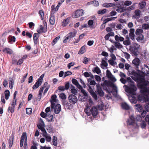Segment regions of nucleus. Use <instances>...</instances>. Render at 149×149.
I'll return each mask as SVG.
<instances>
[{"instance_id": "8", "label": "nucleus", "mask_w": 149, "mask_h": 149, "mask_svg": "<svg viewBox=\"0 0 149 149\" xmlns=\"http://www.w3.org/2000/svg\"><path fill=\"white\" fill-rule=\"evenodd\" d=\"M40 123L38 125V127L39 129L41 130L42 133L46 131L45 128V124L41 118H40Z\"/></svg>"}, {"instance_id": "12", "label": "nucleus", "mask_w": 149, "mask_h": 149, "mask_svg": "<svg viewBox=\"0 0 149 149\" xmlns=\"http://www.w3.org/2000/svg\"><path fill=\"white\" fill-rule=\"evenodd\" d=\"M47 26H43L41 25H40L39 28L37 30V32L39 33H45L47 31Z\"/></svg>"}, {"instance_id": "34", "label": "nucleus", "mask_w": 149, "mask_h": 149, "mask_svg": "<svg viewBox=\"0 0 149 149\" xmlns=\"http://www.w3.org/2000/svg\"><path fill=\"white\" fill-rule=\"evenodd\" d=\"M5 97L6 100L9 99L10 96V92L8 90H6L4 92Z\"/></svg>"}, {"instance_id": "40", "label": "nucleus", "mask_w": 149, "mask_h": 149, "mask_svg": "<svg viewBox=\"0 0 149 149\" xmlns=\"http://www.w3.org/2000/svg\"><path fill=\"white\" fill-rule=\"evenodd\" d=\"M76 86L79 89L81 90V92L83 93H85V94H86V91L83 88L82 86L79 83Z\"/></svg>"}, {"instance_id": "52", "label": "nucleus", "mask_w": 149, "mask_h": 149, "mask_svg": "<svg viewBox=\"0 0 149 149\" xmlns=\"http://www.w3.org/2000/svg\"><path fill=\"white\" fill-rule=\"evenodd\" d=\"M93 71L96 72L97 74H99L101 73V71L100 68L98 67H95L93 70Z\"/></svg>"}, {"instance_id": "33", "label": "nucleus", "mask_w": 149, "mask_h": 149, "mask_svg": "<svg viewBox=\"0 0 149 149\" xmlns=\"http://www.w3.org/2000/svg\"><path fill=\"white\" fill-rule=\"evenodd\" d=\"M52 143L53 145L56 146L57 144V138L56 136H54L52 138Z\"/></svg>"}, {"instance_id": "59", "label": "nucleus", "mask_w": 149, "mask_h": 149, "mask_svg": "<svg viewBox=\"0 0 149 149\" xmlns=\"http://www.w3.org/2000/svg\"><path fill=\"white\" fill-rule=\"evenodd\" d=\"M114 60L113 59H110L108 61V62L110 65L114 66L116 64V63Z\"/></svg>"}, {"instance_id": "16", "label": "nucleus", "mask_w": 149, "mask_h": 149, "mask_svg": "<svg viewBox=\"0 0 149 149\" xmlns=\"http://www.w3.org/2000/svg\"><path fill=\"white\" fill-rule=\"evenodd\" d=\"M135 30L134 29H131L130 30V33H129V36L130 38L132 40H134L135 34L134 32Z\"/></svg>"}, {"instance_id": "4", "label": "nucleus", "mask_w": 149, "mask_h": 149, "mask_svg": "<svg viewBox=\"0 0 149 149\" xmlns=\"http://www.w3.org/2000/svg\"><path fill=\"white\" fill-rule=\"evenodd\" d=\"M125 86L127 87V88L125 89L126 91L134 95H136V87L134 85H132L129 87H127L126 86Z\"/></svg>"}, {"instance_id": "38", "label": "nucleus", "mask_w": 149, "mask_h": 149, "mask_svg": "<svg viewBox=\"0 0 149 149\" xmlns=\"http://www.w3.org/2000/svg\"><path fill=\"white\" fill-rule=\"evenodd\" d=\"M43 86L44 87L46 88L44 92V94H45L48 91L49 86V85H48V84L47 82H45Z\"/></svg>"}, {"instance_id": "39", "label": "nucleus", "mask_w": 149, "mask_h": 149, "mask_svg": "<svg viewBox=\"0 0 149 149\" xmlns=\"http://www.w3.org/2000/svg\"><path fill=\"white\" fill-rule=\"evenodd\" d=\"M59 7V6H58V5L56 7H55V5H52L51 7L52 12H54L57 11L58 10Z\"/></svg>"}, {"instance_id": "58", "label": "nucleus", "mask_w": 149, "mask_h": 149, "mask_svg": "<svg viewBox=\"0 0 149 149\" xmlns=\"http://www.w3.org/2000/svg\"><path fill=\"white\" fill-rule=\"evenodd\" d=\"M15 107L13 106H11V105L10 106L8 107V111H10L11 113H13L14 111Z\"/></svg>"}, {"instance_id": "36", "label": "nucleus", "mask_w": 149, "mask_h": 149, "mask_svg": "<svg viewBox=\"0 0 149 149\" xmlns=\"http://www.w3.org/2000/svg\"><path fill=\"white\" fill-rule=\"evenodd\" d=\"M146 4V2L144 1H143L139 3V6L140 9H142L144 8Z\"/></svg>"}, {"instance_id": "57", "label": "nucleus", "mask_w": 149, "mask_h": 149, "mask_svg": "<svg viewBox=\"0 0 149 149\" xmlns=\"http://www.w3.org/2000/svg\"><path fill=\"white\" fill-rule=\"evenodd\" d=\"M142 27L144 29H149V24H143L142 26Z\"/></svg>"}, {"instance_id": "48", "label": "nucleus", "mask_w": 149, "mask_h": 149, "mask_svg": "<svg viewBox=\"0 0 149 149\" xmlns=\"http://www.w3.org/2000/svg\"><path fill=\"white\" fill-rule=\"evenodd\" d=\"M60 38V36H58L55 38L53 40L52 44L53 46H54L59 40Z\"/></svg>"}, {"instance_id": "47", "label": "nucleus", "mask_w": 149, "mask_h": 149, "mask_svg": "<svg viewBox=\"0 0 149 149\" xmlns=\"http://www.w3.org/2000/svg\"><path fill=\"white\" fill-rule=\"evenodd\" d=\"M85 49V47L84 46H83L81 47L79 51L78 54H83L84 52Z\"/></svg>"}, {"instance_id": "28", "label": "nucleus", "mask_w": 149, "mask_h": 149, "mask_svg": "<svg viewBox=\"0 0 149 149\" xmlns=\"http://www.w3.org/2000/svg\"><path fill=\"white\" fill-rule=\"evenodd\" d=\"M69 19L68 18L65 19L62 22V26L64 27L68 24Z\"/></svg>"}, {"instance_id": "3", "label": "nucleus", "mask_w": 149, "mask_h": 149, "mask_svg": "<svg viewBox=\"0 0 149 149\" xmlns=\"http://www.w3.org/2000/svg\"><path fill=\"white\" fill-rule=\"evenodd\" d=\"M127 124L128 125L131 126L134 128H136L138 127V125L135 122V118L133 115L130 116L128 119Z\"/></svg>"}, {"instance_id": "25", "label": "nucleus", "mask_w": 149, "mask_h": 149, "mask_svg": "<svg viewBox=\"0 0 149 149\" xmlns=\"http://www.w3.org/2000/svg\"><path fill=\"white\" fill-rule=\"evenodd\" d=\"M97 107L99 110H103L104 105L103 102L102 101L99 102L97 105Z\"/></svg>"}, {"instance_id": "21", "label": "nucleus", "mask_w": 149, "mask_h": 149, "mask_svg": "<svg viewBox=\"0 0 149 149\" xmlns=\"http://www.w3.org/2000/svg\"><path fill=\"white\" fill-rule=\"evenodd\" d=\"M17 92L15 91L14 94V97L13 100L12 102L11 103L10 105L11 106H13L15 107L16 105V96L17 94Z\"/></svg>"}, {"instance_id": "46", "label": "nucleus", "mask_w": 149, "mask_h": 149, "mask_svg": "<svg viewBox=\"0 0 149 149\" xmlns=\"http://www.w3.org/2000/svg\"><path fill=\"white\" fill-rule=\"evenodd\" d=\"M142 53V55L145 58L148 59L149 58V54L146 51H143Z\"/></svg>"}, {"instance_id": "13", "label": "nucleus", "mask_w": 149, "mask_h": 149, "mask_svg": "<svg viewBox=\"0 0 149 149\" xmlns=\"http://www.w3.org/2000/svg\"><path fill=\"white\" fill-rule=\"evenodd\" d=\"M149 85V82L147 81H143L141 87V88H144V89L141 90L142 92H146L147 90V88L145 86Z\"/></svg>"}, {"instance_id": "26", "label": "nucleus", "mask_w": 149, "mask_h": 149, "mask_svg": "<svg viewBox=\"0 0 149 149\" xmlns=\"http://www.w3.org/2000/svg\"><path fill=\"white\" fill-rule=\"evenodd\" d=\"M77 33V31L75 30H74L73 31L71 32L68 34L70 38H71L74 37Z\"/></svg>"}, {"instance_id": "2", "label": "nucleus", "mask_w": 149, "mask_h": 149, "mask_svg": "<svg viewBox=\"0 0 149 149\" xmlns=\"http://www.w3.org/2000/svg\"><path fill=\"white\" fill-rule=\"evenodd\" d=\"M140 47V45L137 43H134L133 45L130 46V50L134 55L137 56L139 53L138 50Z\"/></svg>"}, {"instance_id": "63", "label": "nucleus", "mask_w": 149, "mask_h": 149, "mask_svg": "<svg viewBox=\"0 0 149 149\" xmlns=\"http://www.w3.org/2000/svg\"><path fill=\"white\" fill-rule=\"evenodd\" d=\"M92 3L94 6L96 7L98 6L99 5L98 2L97 1H92Z\"/></svg>"}, {"instance_id": "32", "label": "nucleus", "mask_w": 149, "mask_h": 149, "mask_svg": "<svg viewBox=\"0 0 149 149\" xmlns=\"http://www.w3.org/2000/svg\"><path fill=\"white\" fill-rule=\"evenodd\" d=\"M42 83L40 82L38 80L37 81L35 84L33 86L32 88L33 89H36L37 88H38L39 86L41 85Z\"/></svg>"}, {"instance_id": "56", "label": "nucleus", "mask_w": 149, "mask_h": 149, "mask_svg": "<svg viewBox=\"0 0 149 149\" xmlns=\"http://www.w3.org/2000/svg\"><path fill=\"white\" fill-rule=\"evenodd\" d=\"M71 92L72 94H73L75 95H77L78 93L77 90L75 89V88L71 89Z\"/></svg>"}, {"instance_id": "54", "label": "nucleus", "mask_w": 149, "mask_h": 149, "mask_svg": "<svg viewBox=\"0 0 149 149\" xmlns=\"http://www.w3.org/2000/svg\"><path fill=\"white\" fill-rule=\"evenodd\" d=\"M143 30L142 29H137L135 32V33L136 35H138L140 34H141L143 32Z\"/></svg>"}, {"instance_id": "37", "label": "nucleus", "mask_w": 149, "mask_h": 149, "mask_svg": "<svg viewBox=\"0 0 149 149\" xmlns=\"http://www.w3.org/2000/svg\"><path fill=\"white\" fill-rule=\"evenodd\" d=\"M14 81L12 78H10L9 79V85L10 89L12 88L13 86Z\"/></svg>"}, {"instance_id": "31", "label": "nucleus", "mask_w": 149, "mask_h": 149, "mask_svg": "<svg viewBox=\"0 0 149 149\" xmlns=\"http://www.w3.org/2000/svg\"><path fill=\"white\" fill-rule=\"evenodd\" d=\"M3 52L9 54H10L12 53V51L10 49L8 48H6L4 49Z\"/></svg>"}, {"instance_id": "20", "label": "nucleus", "mask_w": 149, "mask_h": 149, "mask_svg": "<svg viewBox=\"0 0 149 149\" xmlns=\"http://www.w3.org/2000/svg\"><path fill=\"white\" fill-rule=\"evenodd\" d=\"M140 61L139 58H135L132 61V63L136 67L138 68L139 65Z\"/></svg>"}, {"instance_id": "62", "label": "nucleus", "mask_w": 149, "mask_h": 149, "mask_svg": "<svg viewBox=\"0 0 149 149\" xmlns=\"http://www.w3.org/2000/svg\"><path fill=\"white\" fill-rule=\"evenodd\" d=\"M91 95L94 98V99L95 100H97V94L95 93L94 92L92 94H91Z\"/></svg>"}, {"instance_id": "22", "label": "nucleus", "mask_w": 149, "mask_h": 149, "mask_svg": "<svg viewBox=\"0 0 149 149\" xmlns=\"http://www.w3.org/2000/svg\"><path fill=\"white\" fill-rule=\"evenodd\" d=\"M134 106L136 110L139 112L142 111L143 110V107L141 105L139 104H137L135 105Z\"/></svg>"}, {"instance_id": "53", "label": "nucleus", "mask_w": 149, "mask_h": 149, "mask_svg": "<svg viewBox=\"0 0 149 149\" xmlns=\"http://www.w3.org/2000/svg\"><path fill=\"white\" fill-rule=\"evenodd\" d=\"M9 42H14L15 41V36H10L9 37Z\"/></svg>"}, {"instance_id": "11", "label": "nucleus", "mask_w": 149, "mask_h": 149, "mask_svg": "<svg viewBox=\"0 0 149 149\" xmlns=\"http://www.w3.org/2000/svg\"><path fill=\"white\" fill-rule=\"evenodd\" d=\"M42 136L45 138L47 142H49L51 141L52 138L50 135L47 133L46 131L42 133Z\"/></svg>"}, {"instance_id": "29", "label": "nucleus", "mask_w": 149, "mask_h": 149, "mask_svg": "<svg viewBox=\"0 0 149 149\" xmlns=\"http://www.w3.org/2000/svg\"><path fill=\"white\" fill-rule=\"evenodd\" d=\"M55 19L54 16L51 15L50 18L49 19V22L52 25H54L55 23Z\"/></svg>"}, {"instance_id": "24", "label": "nucleus", "mask_w": 149, "mask_h": 149, "mask_svg": "<svg viewBox=\"0 0 149 149\" xmlns=\"http://www.w3.org/2000/svg\"><path fill=\"white\" fill-rule=\"evenodd\" d=\"M115 40L117 42H119L120 41L122 42L124 40V38L121 37L120 36H119L117 35L115 36Z\"/></svg>"}, {"instance_id": "30", "label": "nucleus", "mask_w": 149, "mask_h": 149, "mask_svg": "<svg viewBox=\"0 0 149 149\" xmlns=\"http://www.w3.org/2000/svg\"><path fill=\"white\" fill-rule=\"evenodd\" d=\"M121 106L123 109L125 110H128L130 109V107L126 103H123L121 104Z\"/></svg>"}, {"instance_id": "45", "label": "nucleus", "mask_w": 149, "mask_h": 149, "mask_svg": "<svg viewBox=\"0 0 149 149\" xmlns=\"http://www.w3.org/2000/svg\"><path fill=\"white\" fill-rule=\"evenodd\" d=\"M13 139L12 137H10L8 140L9 148H10L13 144Z\"/></svg>"}, {"instance_id": "51", "label": "nucleus", "mask_w": 149, "mask_h": 149, "mask_svg": "<svg viewBox=\"0 0 149 149\" xmlns=\"http://www.w3.org/2000/svg\"><path fill=\"white\" fill-rule=\"evenodd\" d=\"M46 118L48 122L52 121L53 120V116L52 115H47V117Z\"/></svg>"}, {"instance_id": "18", "label": "nucleus", "mask_w": 149, "mask_h": 149, "mask_svg": "<svg viewBox=\"0 0 149 149\" xmlns=\"http://www.w3.org/2000/svg\"><path fill=\"white\" fill-rule=\"evenodd\" d=\"M61 110V106L59 104H57L54 107V113L58 114L59 113Z\"/></svg>"}, {"instance_id": "35", "label": "nucleus", "mask_w": 149, "mask_h": 149, "mask_svg": "<svg viewBox=\"0 0 149 149\" xmlns=\"http://www.w3.org/2000/svg\"><path fill=\"white\" fill-rule=\"evenodd\" d=\"M101 64V67L103 69H105L107 68L108 64L104 60H103Z\"/></svg>"}, {"instance_id": "49", "label": "nucleus", "mask_w": 149, "mask_h": 149, "mask_svg": "<svg viewBox=\"0 0 149 149\" xmlns=\"http://www.w3.org/2000/svg\"><path fill=\"white\" fill-rule=\"evenodd\" d=\"M137 35L138 36L136 39L137 41L142 40L143 39V36L142 34Z\"/></svg>"}, {"instance_id": "23", "label": "nucleus", "mask_w": 149, "mask_h": 149, "mask_svg": "<svg viewBox=\"0 0 149 149\" xmlns=\"http://www.w3.org/2000/svg\"><path fill=\"white\" fill-rule=\"evenodd\" d=\"M102 6L104 7L109 8L115 6V4L113 3H105L103 4Z\"/></svg>"}, {"instance_id": "15", "label": "nucleus", "mask_w": 149, "mask_h": 149, "mask_svg": "<svg viewBox=\"0 0 149 149\" xmlns=\"http://www.w3.org/2000/svg\"><path fill=\"white\" fill-rule=\"evenodd\" d=\"M141 12L139 9L136 10L134 11L135 15H133V17L135 19H139L141 15Z\"/></svg>"}, {"instance_id": "27", "label": "nucleus", "mask_w": 149, "mask_h": 149, "mask_svg": "<svg viewBox=\"0 0 149 149\" xmlns=\"http://www.w3.org/2000/svg\"><path fill=\"white\" fill-rule=\"evenodd\" d=\"M38 34L37 33H35L33 35V40L35 44H37L38 43Z\"/></svg>"}, {"instance_id": "43", "label": "nucleus", "mask_w": 149, "mask_h": 149, "mask_svg": "<svg viewBox=\"0 0 149 149\" xmlns=\"http://www.w3.org/2000/svg\"><path fill=\"white\" fill-rule=\"evenodd\" d=\"M115 46L118 49H121L123 47V46L120 43L117 42H114Z\"/></svg>"}, {"instance_id": "1", "label": "nucleus", "mask_w": 149, "mask_h": 149, "mask_svg": "<svg viewBox=\"0 0 149 149\" xmlns=\"http://www.w3.org/2000/svg\"><path fill=\"white\" fill-rule=\"evenodd\" d=\"M84 111L87 115L91 116V114L93 116H96L97 114V109L95 107H93L91 109V107L88 105L84 109Z\"/></svg>"}, {"instance_id": "60", "label": "nucleus", "mask_w": 149, "mask_h": 149, "mask_svg": "<svg viewBox=\"0 0 149 149\" xmlns=\"http://www.w3.org/2000/svg\"><path fill=\"white\" fill-rule=\"evenodd\" d=\"M60 97L62 99H65L66 97V95L63 93H60L59 94Z\"/></svg>"}, {"instance_id": "5", "label": "nucleus", "mask_w": 149, "mask_h": 149, "mask_svg": "<svg viewBox=\"0 0 149 149\" xmlns=\"http://www.w3.org/2000/svg\"><path fill=\"white\" fill-rule=\"evenodd\" d=\"M103 85H105L108 87L109 86L111 87L113 90L116 93L117 92V88L116 86L113 84L110 83L109 81L105 80L104 82Z\"/></svg>"}, {"instance_id": "6", "label": "nucleus", "mask_w": 149, "mask_h": 149, "mask_svg": "<svg viewBox=\"0 0 149 149\" xmlns=\"http://www.w3.org/2000/svg\"><path fill=\"white\" fill-rule=\"evenodd\" d=\"M84 13V11L82 9H79L75 11L72 16L74 18H78L83 15Z\"/></svg>"}, {"instance_id": "42", "label": "nucleus", "mask_w": 149, "mask_h": 149, "mask_svg": "<svg viewBox=\"0 0 149 149\" xmlns=\"http://www.w3.org/2000/svg\"><path fill=\"white\" fill-rule=\"evenodd\" d=\"M123 44L126 46L129 45H131V41L130 40L129 38H128V39L123 41Z\"/></svg>"}, {"instance_id": "41", "label": "nucleus", "mask_w": 149, "mask_h": 149, "mask_svg": "<svg viewBox=\"0 0 149 149\" xmlns=\"http://www.w3.org/2000/svg\"><path fill=\"white\" fill-rule=\"evenodd\" d=\"M83 94L84 95V96H82V97L80 98V100L82 102H85L86 100L87 97L88 96V94L86 92V94H85V93Z\"/></svg>"}, {"instance_id": "17", "label": "nucleus", "mask_w": 149, "mask_h": 149, "mask_svg": "<svg viewBox=\"0 0 149 149\" xmlns=\"http://www.w3.org/2000/svg\"><path fill=\"white\" fill-rule=\"evenodd\" d=\"M96 86L97 87V91L98 94L100 96H103L104 95V93L100 85H97Z\"/></svg>"}, {"instance_id": "19", "label": "nucleus", "mask_w": 149, "mask_h": 149, "mask_svg": "<svg viewBox=\"0 0 149 149\" xmlns=\"http://www.w3.org/2000/svg\"><path fill=\"white\" fill-rule=\"evenodd\" d=\"M142 72L144 74L146 75L149 74V68L147 65H144V67L142 68Z\"/></svg>"}, {"instance_id": "64", "label": "nucleus", "mask_w": 149, "mask_h": 149, "mask_svg": "<svg viewBox=\"0 0 149 149\" xmlns=\"http://www.w3.org/2000/svg\"><path fill=\"white\" fill-rule=\"evenodd\" d=\"M72 72L70 71H68L65 72L64 78L65 77H66L71 75L72 74Z\"/></svg>"}, {"instance_id": "61", "label": "nucleus", "mask_w": 149, "mask_h": 149, "mask_svg": "<svg viewBox=\"0 0 149 149\" xmlns=\"http://www.w3.org/2000/svg\"><path fill=\"white\" fill-rule=\"evenodd\" d=\"M120 8H118L116 10L117 11L118 13H122L124 12L125 10L123 7H120Z\"/></svg>"}, {"instance_id": "14", "label": "nucleus", "mask_w": 149, "mask_h": 149, "mask_svg": "<svg viewBox=\"0 0 149 149\" xmlns=\"http://www.w3.org/2000/svg\"><path fill=\"white\" fill-rule=\"evenodd\" d=\"M26 142L27 140V138L26 136V132H23L22 135L21 140L20 141V146L22 147L23 146V142L24 140Z\"/></svg>"}, {"instance_id": "44", "label": "nucleus", "mask_w": 149, "mask_h": 149, "mask_svg": "<svg viewBox=\"0 0 149 149\" xmlns=\"http://www.w3.org/2000/svg\"><path fill=\"white\" fill-rule=\"evenodd\" d=\"M145 102H146L145 106V108L147 111H149V100L148 99H147L146 101H145Z\"/></svg>"}, {"instance_id": "50", "label": "nucleus", "mask_w": 149, "mask_h": 149, "mask_svg": "<svg viewBox=\"0 0 149 149\" xmlns=\"http://www.w3.org/2000/svg\"><path fill=\"white\" fill-rule=\"evenodd\" d=\"M107 10L106 9H103L102 10H100L97 11V13L98 14L103 15L106 13Z\"/></svg>"}, {"instance_id": "55", "label": "nucleus", "mask_w": 149, "mask_h": 149, "mask_svg": "<svg viewBox=\"0 0 149 149\" xmlns=\"http://www.w3.org/2000/svg\"><path fill=\"white\" fill-rule=\"evenodd\" d=\"M39 14L40 15L42 20H43L44 19V15L43 11L42 10H40L39 11Z\"/></svg>"}, {"instance_id": "7", "label": "nucleus", "mask_w": 149, "mask_h": 149, "mask_svg": "<svg viewBox=\"0 0 149 149\" xmlns=\"http://www.w3.org/2000/svg\"><path fill=\"white\" fill-rule=\"evenodd\" d=\"M68 99L69 102L72 104H74L78 101L77 97L73 94H70L69 96Z\"/></svg>"}, {"instance_id": "10", "label": "nucleus", "mask_w": 149, "mask_h": 149, "mask_svg": "<svg viewBox=\"0 0 149 149\" xmlns=\"http://www.w3.org/2000/svg\"><path fill=\"white\" fill-rule=\"evenodd\" d=\"M106 75L107 77L112 82H115L116 79V78L112 74L111 72L109 70H107L106 71Z\"/></svg>"}, {"instance_id": "9", "label": "nucleus", "mask_w": 149, "mask_h": 149, "mask_svg": "<svg viewBox=\"0 0 149 149\" xmlns=\"http://www.w3.org/2000/svg\"><path fill=\"white\" fill-rule=\"evenodd\" d=\"M56 98L57 96L56 95H54L51 97L50 102L51 103V107L52 109L54 108L56 103L57 102L58 100Z\"/></svg>"}]
</instances>
